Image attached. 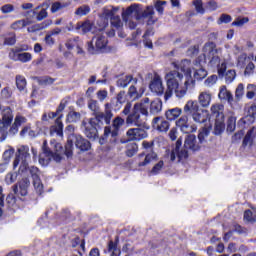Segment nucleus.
<instances>
[{
	"label": "nucleus",
	"mask_w": 256,
	"mask_h": 256,
	"mask_svg": "<svg viewBox=\"0 0 256 256\" xmlns=\"http://www.w3.org/2000/svg\"><path fill=\"white\" fill-rule=\"evenodd\" d=\"M193 5L195 7V10L200 13V15H203L205 13V8H203V1L202 0H194Z\"/></svg>",
	"instance_id": "bf43d9fd"
},
{
	"label": "nucleus",
	"mask_w": 256,
	"mask_h": 256,
	"mask_svg": "<svg viewBox=\"0 0 256 256\" xmlns=\"http://www.w3.org/2000/svg\"><path fill=\"white\" fill-rule=\"evenodd\" d=\"M118 9L113 7H107L103 9L102 18L98 23L97 31L102 33L104 29H107L109 26V19L110 21L115 17V13H117Z\"/></svg>",
	"instance_id": "ddd939ff"
},
{
	"label": "nucleus",
	"mask_w": 256,
	"mask_h": 256,
	"mask_svg": "<svg viewBox=\"0 0 256 256\" xmlns=\"http://www.w3.org/2000/svg\"><path fill=\"white\" fill-rule=\"evenodd\" d=\"M246 23H249V18L244 17V18H238L234 22H232V25L234 27H243Z\"/></svg>",
	"instance_id": "0e129e2a"
},
{
	"label": "nucleus",
	"mask_w": 256,
	"mask_h": 256,
	"mask_svg": "<svg viewBox=\"0 0 256 256\" xmlns=\"http://www.w3.org/2000/svg\"><path fill=\"white\" fill-rule=\"evenodd\" d=\"M237 127V117L230 116L227 121V131L228 133H233Z\"/></svg>",
	"instance_id": "79ce46f5"
},
{
	"label": "nucleus",
	"mask_w": 256,
	"mask_h": 256,
	"mask_svg": "<svg viewBox=\"0 0 256 256\" xmlns=\"http://www.w3.org/2000/svg\"><path fill=\"white\" fill-rule=\"evenodd\" d=\"M75 29L76 31H78V33L85 35V33H89V31H93V24H91L89 21L78 22L76 24Z\"/></svg>",
	"instance_id": "cd10ccee"
},
{
	"label": "nucleus",
	"mask_w": 256,
	"mask_h": 256,
	"mask_svg": "<svg viewBox=\"0 0 256 256\" xmlns=\"http://www.w3.org/2000/svg\"><path fill=\"white\" fill-rule=\"evenodd\" d=\"M245 65H247V54H240L237 60V67L244 69Z\"/></svg>",
	"instance_id": "4d7b16f0"
},
{
	"label": "nucleus",
	"mask_w": 256,
	"mask_h": 256,
	"mask_svg": "<svg viewBox=\"0 0 256 256\" xmlns=\"http://www.w3.org/2000/svg\"><path fill=\"white\" fill-rule=\"evenodd\" d=\"M154 161H157V153H142L138 156V167H147V165H151Z\"/></svg>",
	"instance_id": "a211bd4d"
},
{
	"label": "nucleus",
	"mask_w": 256,
	"mask_h": 256,
	"mask_svg": "<svg viewBox=\"0 0 256 256\" xmlns=\"http://www.w3.org/2000/svg\"><path fill=\"white\" fill-rule=\"evenodd\" d=\"M174 67L176 70H171L165 75V101H169L173 95L177 99H183L189 89H195V79L191 75V61L182 60L179 63H174Z\"/></svg>",
	"instance_id": "f257e3e1"
},
{
	"label": "nucleus",
	"mask_w": 256,
	"mask_h": 256,
	"mask_svg": "<svg viewBox=\"0 0 256 256\" xmlns=\"http://www.w3.org/2000/svg\"><path fill=\"white\" fill-rule=\"evenodd\" d=\"M61 119H63V114H61L55 122V125L51 127L50 133L53 135L56 133L58 137H63V122H61Z\"/></svg>",
	"instance_id": "a878e982"
},
{
	"label": "nucleus",
	"mask_w": 256,
	"mask_h": 256,
	"mask_svg": "<svg viewBox=\"0 0 256 256\" xmlns=\"http://www.w3.org/2000/svg\"><path fill=\"white\" fill-rule=\"evenodd\" d=\"M152 127L160 133H167V131H169V121L161 117H156L152 121Z\"/></svg>",
	"instance_id": "6ab92c4d"
},
{
	"label": "nucleus",
	"mask_w": 256,
	"mask_h": 256,
	"mask_svg": "<svg viewBox=\"0 0 256 256\" xmlns=\"http://www.w3.org/2000/svg\"><path fill=\"white\" fill-rule=\"evenodd\" d=\"M255 123V117L246 115L245 117L241 118L238 121V127H241V129H247L250 125H253Z\"/></svg>",
	"instance_id": "c756f323"
},
{
	"label": "nucleus",
	"mask_w": 256,
	"mask_h": 256,
	"mask_svg": "<svg viewBox=\"0 0 256 256\" xmlns=\"http://www.w3.org/2000/svg\"><path fill=\"white\" fill-rule=\"evenodd\" d=\"M148 99V108L150 109L151 115H158V113H161L163 109V102L159 99H155L152 102H150L149 98Z\"/></svg>",
	"instance_id": "b1692460"
},
{
	"label": "nucleus",
	"mask_w": 256,
	"mask_h": 256,
	"mask_svg": "<svg viewBox=\"0 0 256 256\" xmlns=\"http://www.w3.org/2000/svg\"><path fill=\"white\" fill-rule=\"evenodd\" d=\"M149 87L152 93H156V95H163V93H165V88L163 87V79H161V76L159 75L154 76Z\"/></svg>",
	"instance_id": "f3484780"
},
{
	"label": "nucleus",
	"mask_w": 256,
	"mask_h": 256,
	"mask_svg": "<svg viewBox=\"0 0 256 256\" xmlns=\"http://www.w3.org/2000/svg\"><path fill=\"white\" fill-rule=\"evenodd\" d=\"M145 93V85L143 82H139L137 80V84H132L128 90V95L133 99L134 101L137 99H141L143 97V94Z\"/></svg>",
	"instance_id": "2eb2a0df"
},
{
	"label": "nucleus",
	"mask_w": 256,
	"mask_h": 256,
	"mask_svg": "<svg viewBox=\"0 0 256 256\" xmlns=\"http://www.w3.org/2000/svg\"><path fill=\"white\" fill-rule=\"evenodd\" d=\"M29 161H31V153H29V146L21 145L17 148L16 157L13 161V170L18 168V173L21 177H27V175H31L33 179V185L35 191L38 195L43 193V182H41V172L39 168L35 166L29 167Z\"/></svg>",
	"instance_id": "7ed1b4c3"
},
{
	"label": "nucleus",
	"mask_w": 256,
	"mask_h": 256,
	"mask_svg": "<svg viewBox=\"0 0 256 256\" xmlns=\"http://www.w3.org/2000/svg\"><path fill=\"white\" fill-rule=\"evenodd\" d=\"M235 77H237L235 70H228L225 74V82L229 85L232 81H235Z\"/></svg>",
	"instance_id": "5fc2aeb1"
},
{
	"label": "nucleus",
	"mask_w": 256,
	"mask_h": 256,
	"mask_svg": "<svg viewBox=\"0 0 256 256\" xmlns=\"http://www.w3.org/2000/svg\"><path fill=\"white\" fill-rule=\"evenodd\" d=\"M49 25H51V20H47L42 24H36V25L30 26L27 28V31L28 33H37V31H41L46 27H49Z\"/></svg>",
	"instance_id": "c9c22d12"
},
{
	"label": "nucleus",
	"mask_w": 256,
	"mask_h": 256,
	"mask_svg": "<svg viewBox=\"0 0 256 256\" xmlns=\"http://www.w3.org/2000/svg\"><path fill=\"white\" fill-rule=\"evenodd\" d=\"M176 127L182 131V133H195L197 126L189 124V117L184 115L176 121Z\"/></svg>",
	"instance_id": "4468645a"
},
{
	"label": "nucleus",
	"mask_w": 256,
	"mask_h": 256,
	"mask_svg": "<svg viewBox=\"0 0 256 256\" xmlns=\"http://www.w3.org/2000/svg\"><path fill=\"white\" fill-rule=\"evenodd\" d=\"M14 153H15L14 148H9L8 150L4 151V153H3L4 162L9 163V161H11V158L13 157Z\"/></svg>",
	"instance_id": "680f3d73"
},
{
	"label": "nucleus",
	"mask_w": 256,
	"mask_h": 256,
	"mask_svg": "<svg viewBox=\"0 0 256 256\" xmlns=\"http://www.w3.org/2000/svg\"><path fill=\"white\" fill-rule=\"evenodd\" d=\"M255 138H256V127L253 126L247 131L246 135L244 136V139L242 142L243 147H247V146L252 147L255 141Z\"/></svg>",
	"instance_id": "4be33fe9"
},
{
	"label": "nucleus",
	"mask_w": 256,
	"mask_h": 256,
	"mask_svg": "<svg viewBox=\"0 0 256 256\" xmlns=\"http://www.w3.org/2000/svg\"><path fill=\"white\" fill-rule=\"evenodd\" d=\"M125 123V120L119 116H117L114 120H113V130H111V127H105L104 129V137H109V135H111V137H117L118 135V131L119 129H121V127H123V124Z\"/></svg>",
	"instance_id": "dca6fc26"
},
{
	"label": "nucleus",
	"mask_w": 256,
	"mask_h": 256,
	"mask_svg": "<svg viewBox=\"0 0 256 256\" xmlns=\"http://www.w3.org/2000/svg\"><path fill=\"white\" fill-rule=\"evenodd\" d=\"M19 172H9L5 176V183L6 185H13L17 181V177H19Z\"/></svg>",
	"instance_id": "ea45409f"
},
{
	"label": "nucleus",
	"mask_w": 256,
	"mask_h": 256,
	"mask_svg": "<svg viewBox=\"0 0 256 256\" xmlns=\"http://www.w3.org/2000/svg\"><path fill=\"white\" fill-rule=\"evenodd\" d=\"M232 96L233 94L231 93V91L227 89V86L225 85L220 86L219 93H218V99H220V101H229V99Z\"/></svg>",
	"instance_id": "7c9ffc66"
},
{
	"label": "nucleus",
	"mask_w": 256,
	"mask_h": 256,
	"mask_svg": "<svg viewBox=\"0 0 256 256\" xmlns=\"http://www.w3.org/2000/svg\"><path fill=\"white\" fill-rule=\"evenodd\" d=\"M205 115H208L207 110L198 109L192 116V119L195 121V123H205V119H207V116Z\"/></svg>",
	"instance_id": "2f4dec72"
},
{
	"label": "nucleus",
	"mask_w": 256,
	"mask_h": 256,
	"mask_svg": "<svg viewBox=\"0 0 256 256\" xmlns=\"http://www.w3.org/2000/svg\"><path fill=\"white\" fill-rule=\"evenodd\" d=\"M109 41L103 34H96L90 42L87 43V51L90 55H97L99 51L106 49Z\"/></svg>",
	"instance_id": "9b49d317"
},
{
	"label": "nucleus",
	"mask_w": 256,
	"mask_h": 256,
	"mask_svg": "<svg viewBox=\"0 0 256 256\" xmlns=\"http://www.w3.org/2000/svg\"><path fill=\"white\" fill-rule=\"evenodd\" d=\"M224 111L225 106L221 103H215L210 107V113L216 119H225Z\"/></svg>",
	"instance_id": "412c9836"
},
{
	"label": "nucleus",
	"mask_w": 256,
	"mask_h": 256,
	"mask_svg": "<svg viewBox=\"0 0 256 256\" xmlns=\"http://www.w3.org/2000/svg\"><path fill=\"white\" fill-rule=\"evenodd\" d=\"M223 131H225V123L223 122V119H216L214 126L215 135H221Z\"/></svg>",
	"instance_id": "a19ab883"
},
{
	"label": "nucleus",
	"mask_w": 256,
	"mask_h": 256,
	"mask_svg": "<svg viewBox=\"0 0 256 256\" xmlns=\"http://www.w3.org/2000/svg\"><path fill=\"white\" fill-rule=\"evenodd\" d=\"M73 143H75L77 149H80V151H89L91 149V143L83 136L77 135V134H71L68 136V141L65 145V155L66 157H72L73 156Z\"/></svg>",
	"instance_id": "1a4fd4ad"
},
{
	"label": "nucleus",
	"mask_w": 256,
	"mask_h": 256,
	"mask_svg": "<svg viewBox=\"0 0 256 256\" xmlns=\"http://www.w3.org/2000/svg\"><path fill=\"white\" fill-rule=\"evenodd\" d=\"M111 26L114 27L115 29H121L123 27V22L121 21V17L115 15L112 17L110 20Z\"/></svg>",
	"instance_id": "603ef678"
},
{
	"label": "nucleus",
	"mask_w": 256,
	"mask_h": 256,
	"mask_svg": "<svg viewBox=\"0 0 256 256\" xmlns=\"http://www.w3.org/2000/svg\"><path fill=\"white\" fill-rule=\"evenodd\" d=\"M23 51H29V48L27 46L13 48L9 53L10 59H12V61H20V63H29V61L33 59V56L31 53Z\"/></svg>",
	"instance_id": "f8f14e48"
},
{
	"label": "nucleus",
	"mask_w": 256,
	"mask_h": 256,
	"mask_svg": "<svg viewBox=\"0 0 256 256\" xmlns=\"http://www.w3.org/2000/svg\"><path fill=\"white\" fill-rule=\"evenodd\" d=\"M182 113L183 110L181 108H173L166 111V118L169 121H175V119H177V117H180Z\"/></svg>",
	"instance_id": "72a5a7b5"
},
{
	"label": "nucleus",
	"mask_w": 256,
	"mask_h": 256,
	"mask_svg": "<svg viewBox=\"0 0 256 256\" xmlns=\"http://www.w3.org/2000/svg\"><path fill=\"white\" fill-rule=\"evenodd\" d=\"M108 253H110V256H121V249L117 247V243L110 241L108 243Z\"/></svg>",
	"instance_id": "58836bf2"
},
{
	"label": "nucleus",
	"mask_w": 256,
	"mask_h": 256,
	"mask_svg": "<svg viewBox=\"0 0 256 256\" xmlns=\"http://www.w3.org/2000/svg\"><path fill=\"white\" fill-rule=\"evenodd\" d=\"M50 145L51 149H53L55 153L46 149L42 151L39 155V164L42 165V167H46V165H49V162L51 161L59 163L63 159V146L55 140H51Z\"/></svg>",
	"instance_id": "6e6552de"
},
{
	"label": "nucleus",
	"mask_w": 256,
	"mask_h": 256,
	"mask_svg": "<svg viewBox=\"0 0 256 256\" xmlns=\"http://www.w3.org/2000/svg\"><path fill=\"white\" fill-rule=\"evenodd\" d=\"M207 77V70L201 66L194 68V79L201 81Z\"/></svg>",
	"instance_id": "e433bc0d"
},
{
	"label": "nucleus",
	"mask_w": 256,
	"mask_h": 256,
	"mask_svg": "<svg viewBox=\"0 0 256 256\" xmlns=\"http://www.w3.org/2000/svg\"><path fill=\"white\" fill-rule=\"evenodd\" d=\"M94 116V118H91L88 121L83 120L82 122L84 133L88 139H95V137H97V131L100 127H103V123H106V125L111 123L113 112L111 109L106 108L104 112L99 111Z\"/></svg>",
	"instance_id": "423d86ee"
},
{
	"label": "nucleus",
	"mask_w": 256,
	"mask_h": 256,
	"mask_svg": "<svg viewBox=\"0 0 256 256\" xmlns=\"http://www.w3.org/2000/svg\"><path fill=\"white\" fill-rule=\"evenodd\" d=\"M231 21H233V18L231 17V15L222 14L217 20V23L218 25H223V23L227 24V23H231Z\"/></svg>",
	"instance_id": "13d9d810"
},
{
	"label": "nucleus",
	"mask_w": 256,
	"mask_h": 256,
	"mask_svg": "<svg viewBox=\"0 0 256 256\" xmlns=\"http://www.w3.org/2000/svg\"><path fill=\"white\" fill-rule=\"evenodd\" d=\"M90 11H91V8L89 6L83 5V6H80L75 11V15H77L78 17H83V16L87 15Z\"/></svg>",
	"instance_id": "3c124183"
},
{
	"label": "nucleus",
	"mask_w": 256,
	"mask_h": 256,
	"mask_svg": "<svg viewBox=\"0 0 256 256\" xmlns=\"http://www.w3.org/2000/svg\"><path fill=\"white\" fill-rule=\"evenodd\" d=\"M69 5V3L62 4L61 2H54L51 5L50 11L51 13H57L61 9H65V7H69Z\"/></svg>",
	"instance_id": "c03bdc74"
},
{
	"label": "nucleus",
	"mask_w": 256,
	"mask_h": 256,
	"mask_svg": "<svg viewBox=\"0 0 256 256\" xmlns=\"http://www.w3.org/2000/svg\"><path fill=\"white\" fill-rule=\"evenodd\" d=\"M221 48H217L214 42H207L203 47V55L206 61H209L211 67H218V74L225 75L227 71V62L221 63ZM221 63V64H219Z\"/></svg>",
	"instance_id": "0eeeda50"
},
{
	"label": "nucleus",
	"mask_w": 256,
	"mask_h": 256,
	"mask_svg": "<svg viewBox=\"0 0 256 256\" xmlns=\"http://www.w3.org/2000/svg\"><path fill=\"white\" fill-rule=\"evenodd\" d=\"M247 90H248L246 94L247 99H253V97H255L256 85L248 84Z\"/></svg>",
	"instance_id": "e2e57ef3"
},
{
	"label": "nucleus",
	"mask_w": 256,
	"mask_h": 256,
	"mask_svg": "<svg viewBox=\"0 0 256 256\" xmlns=\"http://www.w3.org/2000/svg\"><path fill=\"white\" fill-rule=\"evenodd\" d=\"M97 99H99L101 102L105 101V98L107 97V95H109V93L107 92V90H99L97 93Z\"/></svg>",
	"instance_id": "338daca9"
},
{
	"label": "nucleus",
	"mask_w": 256,
	"mask_h": 256,
	"mask_svg": "<svg viewBox=\"0 0 256 256\" xmlns=\"http://www.w3.org/2000/svg\"><path fill=\"white\" fill-rule=\"evenodd\" d=\"M23 123H27V118L21 115H17L15 117L13 125L10 128V133H12V135H15V133L19 131V127H21Z\"/></svg>",
	"instance_id": "bb28decb"
},
{
	"label": "nucleus",
	"mask_w": 256,
	"mask_h": 256,
	"mask_svg": "<svg viewBox=\"0 0 256 256\" xmlns=\"http://www.w3.org/2000/svg\"><path fill=\"white\" fill-rule=\"evenodd\" d=\"M67 49H77L78 55L83 54V41L79 37L71 38L66 42Z\"/></svg>",
	"instance_id": "5701e85b"
},
{
	"label": "nucleus",
	"mask_w": 256,
	"mask_h": 256,
	"mask_svg": "<svg viewBox=\"0 0 256 256\" xmlns=\"http://www.w3.org/2000/svg\"><path fill=\"white\" fill-rule=\"evenodd\" d=\"M28 25H29V21L25 19L17 20L16 22L12 23L11 29L19 30V29H23V27H27Z\"/></svg>",
	"instance_id": "49530a36"
},
{
	"label": "nucleus",
	"mask_w": 256,
	"mask_h": 256,
	"mask_svg": "<svg viewBox=\"0 0 256 256\" xmlns=\"http://www.w3.org/2000/svg\"><path fill=\"white\" fill-rule=\"evenodd\" d=\"M16 86L18 91H21L23 93H27V79H25L22 75L16 76Z\"/></svg>",
	"instance_id": "473e14b6"
},
{
	"label": "nucleus",
	"mask_w": 256,
	"mask_h": 256,
	"mask_svg": "<svg viewBox=\"0 0 256 256\" xmlns=\"http://www.w3.org/2000/svg\"><path fill=\"white\" fill-rule=\"evenodd\" d=\"M181 140L176 141V146L172 150L166 151V157L170 159V161H181L183 159H187L189 157V153L187 151H199L201 149V144L197 141V137L193 134L188 135L184 141V149H181Z\"/></svg>",
	"instance_id": "39448f33"
},
{
	"label": "nucleus",
	"mask_w": 256,
	"mask_h": 256,
	"mask_svg": "<svg viewBox=\"0 0 256 256\" xmlns=\"http://www.w3.org/2000/svg\"><path fill=\"white\" fill-rule=\"evenodd\" d=\"M29 185H31V181H29L28 178L22 179L19 186V195H21V197H25L27 195Z\"/></svg>",
	"instance_id": "4c0bfd02"
},
{
	"label": "nucleus",
	"mask_w": 256,
	"mask_h": 256,
	"mask_svg": "<svg viewBox=\"0 0 256 256\" xmlns=\"http://www.w3.org/2000/svg\"><path fill=\"white\" fill-rule=\"evenodd\" d=\"M217 81H219V77L213 74L209 76L206 80H204V86L208 87V89H211V87L217 85Z\"/></svg>",
	"instance_id": "37998d69"
},
{
	"label": "nucleus",
	"mask_w": 256,
	"mask_h": 256,
	"mask_svg": "<svg viewBox=\"0 0 256 256\" xmlns=\"http://www.w3.org/2000/svg\"><path fill=\"white\" fill-rule=\"evenodd\" d=\"M253 71H255V64L253 62H250L247 64L244 74L245 75H252Z\"/></svg>",
	"instance_id": "69168bd1"
},
{
	"label": "nucleus",
	"mask_w": 256,
	"mask_h": 256,
	"mask_svg": "<svg viewBox=\"0 0 256 256\" xmlns=\"http://www.w3.org/2000/svg\"><path fill=\"white\" fill-rule=\"evenodd\" d=\"M155 15V10L153 6H147L145 10L139 4H134L129 6L123 13V20L126 21L127 27L129 29H135L137 27V23L133 20H128L127 17H134L138 23H143V19H148V25H153L157 19L153 18Z\"/></svg>",
	"instance_id": "20e7f679"
},
{
	"label": "nucleus",
	"mask_w": 256,
	"mask_h": 256,
	"mask_svg": "<svg viewBox=\"0 0 256 256\" xmlns=\"http://www.w3.org/2000/svg\"><path fill=\"white\" fill-rule=\"evenodd\" d=\"M163 167H165V162H163V160H160L158 163H156L153 166L150 173L152 175H159V173H161V171H163Z\"/></svg>",
	"instance_id": "09e8293b"
},
{
	"label": "nucleus",
	"mask_w": 256,
	"mask_h": 256,
	"mask_svg": "<svg viewBox=\"0 0 256 256\" xmlns=\"http://www.w3.org/2000/svg\"><path fill=\"white\" fill-rule=\"evenodd\" d=\"M244 221H247L248 223H255L256 215L251 210H246L244 212Z\"/></svg>",
	"instance_id": "864d4df0"
},
{
	"label": "nucleus",
	"mask_w": 256,
	"mask_h": 256,
	"mask_svg": "<svg viewBox=\"0 0 256 256\" xmlns=\"http://www.w3.org/2000/svg\"><path fill=\"white\" fill-rule=\"evenodd\" d=\"M183 111L186 115L193 116L196 111H199V104L197 103V101L189 100L184 105Z\"/></svg>",
	"instance_id": "393cba45"
},
{
	"label": "nucleus",
	"mask_w": 256,
	"mask_h": 256,
	"mask_svg": "<svg viewBox=\"0 0 256 256\" xmlns=\"http://www.w3.org/2000/svg\"><path fill=\"white\" fill-rule=\"evenodd\" d=\"M66 121L68 123H77V122L81 121V113H79L75 110L69 111L66 116Z\"/></svg>",
	"instance_id": "f704fd0d"
},
{
	"label": "nucleus",
	"mask_w": 256,
	"mask_h": 256,
	"mask_svg": "<svg viewBox=\"0 0 256 256\" xmlns=\"http://www.w3.org/2000/svg\"><path fill=\"white\" fill-rule=\"evenodd\" d=\"M213 94L210 91H202L198 95V103L203 109H207L211 105Z\"/></svg>",
	"instance_id": "aec40b11"
},
{
	"label": "nucleus",
	"mask_w": 256,
	"mask_h": 256,
	"mask_svg": "<svg viewBox=\"0 0 256 256\" xmlns=\"http://www.w3.org/2000/svg\"><path fill=\"white\" fill-rule=\"evenodd\" d=\"M207 137H209V130L207 128H202V130L198 134V142L203 145V143L207 141Z\"/></svg>",
	"instance_id": "8fccbe9b"
},
{
	"label": "nucleus",
	"mask_w": 256,
	"mask_h": 256,
	"mask_svg": "<svg viewBox=\"0 0 256 256\" xmlns=\"http://www.w3.org/2000/svg\"><path fill=\"white\" fill-rule=\"evenodd\" d=\"M130 83H132V85H137V78H133V76L128 75V76H125L124 78H120L117 81L118 87H123V88L127 87V85H129Z\"/></svg>",
	"instance_id": "c85d7f7f"
},
{
	"label": "nucleus",
	"mask_w": 256,
	"mask_h": 256,
	"mask_svg": "<svg viewBox=\"0 0 256 256\" xmlns=\"http://www.w3.org/2000/svg\"><path fill=\"white\" fill-rule=\"evenodd\" d=\"M88 109L93 111L94 115L99 113V103L96 100H90L88 103Z\"/></svg>",
	"instance_id": "052dcab7"
},
{
	"label": "nucleus",
	"mask_w": 256,
	"mask_h": 256,
	"mask_svg": "<svg viewBox=\"0 0 256 256\" xmlns=\"http://www.w3.org/2000/svg\"><path fill=\"white\" fill-rule=\"evenodd\" d=\"M47 9H42L40 12L37 14L36 19L37 21H43V19H47Z\"/></svg>",
	"instance_id": "774afa93"
},
{
	"label": "nucleus",
	"mask_w": 256,
	"mask_h": 256,
	"mask_svg": "<svg viewBox=\"0 0 256 256\" xmlns=\"http://www.w3.org/2000/svg\"><path fill=\"white\" fill-rule=\"evenodd\" d=\"M244 95H245V86L242 83H240L238 84L235 90V97L236 99H243Z\"/></svg>",
	"instance_id": "6e6d98bb"
},
{
	"label": "nucleus",
	"mask_w": 256,
	"mask_h": 256,
	"mask_svg": "<svg viewBox=\"0 0 256 256\" xmlns=\"http://www.w3.org/2000/svg\"><path fill=\"white\" fill-rule=\"evenodd\" d=\"M165 5H167V1L165 0H156L154 2V7L157 13H159V15H163V11L165 10Z\"/></svg>",
	"instance_id": "a18cd8bd"
},
{
	"label": "nucleus",
	"mask_w": 256,
	"mask_h": 256,
	"mask_svg": "<svg viewBox=\"0 0 256 256\" xmlns=\"http://www.w3.org/2000/svg\"><path fill=\"white\" fill-rule=\"evenodd\" d=\"M2 120H0V143H3L7 139V129L13 123V110L9 107L2 109Z\"/></svg>",
	"instance_id": "9d476101"
},
{
	"label": "nucleus",
	"mask_w": 256,
	"mask_h": 256,
	"mask_svg": "<svg viewBox=\"0 0 256 256\" xmlns=\"http://www.w3.org/2000/svg\"><path fill=\"white\" fill-rule=\"evenodd\" d=\"M149 116V99L143 98L140 102L134 104L132 112L126 118L127 125H135L138 128H130L127 131V137L130 141H141L147 137V118H141Z\"/></svg>",
	"instance_id": "f03ea898"
},
{
	"label": "nucleus",
	"mask_w": 256,
	"mask_h": 256,
	"mask_svg": "<svg viewBox=\"0 0 256 256\" xmlns=\"http://www.w3.org/2000/svg\"><path fill=\"white\" fill-rule=\"evenodd\" d=\"M241 99H237V97L230 96L227 103L230 105L231 109H241V104L239 103Z\"/></svg>",
	"instance_id": "de8ad7c7"
}]
</instances>
